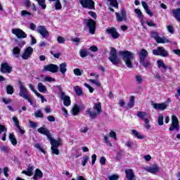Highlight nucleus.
Segmentation results:
<instances>
[{"label": "nucleus", "instance_id": "nucleus-1", "mask_svg": "<svg viewBox=\"0 0 180 180\" xmlns=\"http://www.w3.org/2000/svg\"><path fill=\"white\" fill-rule=\"evenodd\" d=\"M119 56L122 58L124 63L128 68H133V60H134V53L127 51H120L119 52Z\"/></svg>", "mask_w": 180, "mask_h": 180}, {"label": "nucleus", "instance_id": "nucleus-2", "mask_svg": "<svg viewBox=\"0 0 180 180\" xmlns=\"http://www.w3.org/2000/svg\"><path fill=\"white\" fill-rule=\"evenodd\" d=\"M139 63L143 68H150L151 67V60L148 57V51L145 49H141L139 53Z\"/></svg>", "mask_w": 180, "mask_h": 180}, {"label": "nucleus", "instance_id": "nucleus-3", "mask_svg": "<svg viewBox=\"0 0 180 180\" xmlns=\"http://www.w3.org/2000/svg\"><path fill=\"white\" fill-rule=\"evenodd\" d=\"M93 109L96 112H91L89 109L86 110V115H89L92 120L96 119L98 115L102 113V103L101 102L95 103Z\"/></svg>", "mask_w": 180, "mask_h": 180}, {"label": "nucleus", "instance_id": "nucleus-4", "mask_svg": "<svg viewBox=\"0 0 180 180\" xmlns=\"http://www.w3.org/2000/svg\"><path fill=\"white\" fill-rule=\"evenodd\" d=\"M18 85L20 88L19 96L23 98L26 101H28L29 103L33 106V101L30 99V96L27 94V89L25 87V85H23L20 81L18 82Z\"/></svg>", "mask_w": 180, "mask_h": 180}, {"label": "nucleus", "instance_id": "nucleus-5", "mask_svg": "<svg viewBox=\"0 0 180 180\" xmlns=\"http://www.w3.org/2000/svg\"><path fill=\"white\" fill-rule=\"evenodd\" d=\"M108 60L113 65L118 66L120 64V58L117 56V51L114 47H111Z\"/></svg>", "mask_w": 180, "mask_h": 180}, {"label": "nucleus", "instance_id": "nucleus-6", "mask_svg": "<svg viewBox=\"0 0 180 180\" xmlns=\"http://www.w3.org/2000/svg\"><path fill=\"white\" fill-rule=\"evenodd\" d=\"M84 23L85 25V29H88L91 34H95V31L96 30V22L90 18L85 19Z\"/></svg>", "mask_w": 180, "mask_h": 180}, {"label": "nucleus", "instance_id": "nucleus-7", "mask_svg": "<svg viewBox=\"0 0 180 180\" xmlns=\"http://www.w3.org/2000/svg\"><path fill=\"white\" fill-rule=\"evenodd\" d=\"M79 2L82 8L95 11V1L94 0H79Z\"/></svg>", "mask_w": 180, "mask_h": 180}, {"label": "nucleus", "instance_id": "nucleus-8", "mask_svg": "<svg viewBox=\"0 0 180 180\" xmlns=\"http://www.w3.org/2000/svg\"><path fill=\"white\" fill-rule=\"evenodd\" d=\"M59 96L61 101H63V105L65 106H67V107L71 106V98H70L69 96H67L65 94V92L61 90V87H60L59 89Z\"/></svg>", "mask_w": 180, "mask_h": 180}, {"label": "nucleus", "instance_id": "nucleus-9", "mask_svg": "<svg viewBox=\"0 0 180 180\" xmlns=\"http://www.w3.org/2000/svg\"><path fill=\"white\" fill-rule=\"evenodd\" d=\"M169 131H174V130H176V131H179V121H178V117L175 115L172 116V124L169 128Z\"/></svg>", "mask_w": 180, "mask_h": 180}, {"label": "nucleus", "instance_id": "nucleus-10", "mask_svg": "<svg viewBox=\"0 0 180 180\" xmlns=\"http://www.w3.org/2000/svg\"><path fill=\"white\" fill-rule=\"evenodd\" d=\"M58 65L54 64H49L44 66L42 69V72H46V71H49V72H52L53 74H56L58 72Z\"/></svg>", "mask_w": 180, "mask_h": 180}, {"label": "nucleus", "instance_id": "nucleus-11", "mask_svg": "<svg viewBox=\"0 0 180 180\" xmlns=\"http://www.w3.org/2000/svg\"><path fill=\"white\" fill-rule=\"evenodd\" d=\"M36 32L41 34L44 39H47L50 36V32L46 28V26L39 25L37 27Z\"/></svg>", "mask_w": 180, "mask_h": 180}, {"label": "nucleus", "instance_id": "nucleus-12", "mask_svg": "<svg viewBox=\"0 0 180 180\" xmlns=\"http://www.w3.org/2000/svg\"><path fill=\"white\" fill-rule=\"evenodd\" d=\"M11 33L15 34L18 39H26V37H27L26 32L19 28L13 29Z\"/></svg>", "mask_w": 180, "mask_h": 180}, {"label": "nucleus", "instance_id": "nucleus-13", "mask_svg": "<svg viewBox=\"0 0 180 180\" xmlns=\"http://www.w3.org/2000/svg\"><path fill=\"white\" fill-rule=\"evenodd\" d=\"M154 56H161L162 57H168V52L162 46L158 47L157 49L153 51Z\"/></svg>", "mask_w": 180, "mask_h": 180}, {"label": "nucleus", "instance_id": "nucleus-14", "mask_svg": "<svg viewBox=\"0 0 180 180\" xmlns=\"http://www.w3.org/2000/svg\"><path fill=\"white\" fill-rule=\"evenodd\" d=\"M32 54H33V48H32V46H29L25 49L21 57H22V60H29V58H30V57H32Z\"/></svg>", "mask_w": 180, "mask_h": 180}, {"label": "nucleus", "instance_id": "nucleus-15", "mask_svg": "<svg viewBox=\"0 0 180 180\" xmlns=\"http://www.w3.org/2000/svg\"><path fill=\"white\" fill-rule=\"evenodd\" d=\"M106 33L111 36L112 39H119V37H120V34L118 33V32L116 30V28L115 27H110V29H107Z\"/></svg>", "mask_w": 180, "mask_h": 180}, {"label": "nucleus", "instance_id": "nucleus-16", "mask_svg": "<svg viewBox=\"0 0 180 180\" xmlns=\"http://www.w3.org/2000/svg\"><path fill=\"white\" fill-rule=\"evenodd\" d=\"M1 71L4 74H11L12 72V66H9V64L7 63H4L1 65Z\"/></svg>", "mask_w": 180, "mask_h": 180}, {"label": "nucleus", "instance_id": "nucleus-17", "mask_svg": "<svg viewBox=\"0 0 180 180\" xmlns=\"http://www.w3.org/2000/svg\"><path fill=\"white\" fill-rule=\"evenodd\" d=\"M122 16L118 13H115V16L117 18V22H123L127 19V15L126 14V10L122 8L121 10Z\"/></svg>", "mask_w": 180, "mask_h": 180}, {"label": "nucleus", "instance_id": "nucleus-18", "mask_svg": "<svg viewBox=\"0 0 180 180\" xmlns=\"http://www.w3.org/2000/svg\"><path fill=\"white\" fill-rule=\"evenodd\" d=\"M146 170L148 171V172H150V174H158V172H160V168L157 165H154L151 167H148L146 168Z\"/></svg>", "mask_w": 180, "mask_h": 180}, {"label": "nucleus", "instance_id": "nucleus-19", "mask_svg": "<svg viewBox=\"0 0 180 180\" xmlns=\"http://www.w3.org/2000/svg\"><path fill=\"white\" fill-rule=\"evenodd\" d=\"M126 177L127 180H136V176L134 175V172L133 169H128L125 170Z\"/></svg>", "mask_w": 180, "mask_h": 180}, {"label": "nucleus", "instance_id": "nucleus-20", "mask_svg": "<svg viewBox=\"0 0 180 180\" xmlns=\"http://www.w3.org/2000/svg\"><path fill=\"white\" fill-rule=\"evenodd\" d=\"M153 106L154 109H156V110H165V109H167V107L168 105H167V103H153Z\"/></svg>", "mask_w": 180, "mask_h": 180}, {"label": "nucleus", "instance_id": "nucleus-21", "mask_svg": "<svg viewBox=\"0 0 180 180\" xmlns=\"http://www.w3.org/2000/svg\"><path fill=\"white\" fill-rule=\"evenodd\" d=\"M157 65L160 70L162 68L164 70H162V72H165V71H167V65H165L163 60L160 59L157 60Z\"/></svg>", "mask_w": 180, "mask_h": 180}, {"label": "nucleus", "instance_id": "nucleus-22", "mask_svg": "<svg viewBox=\"0 0 180 180\" xmlns=\"http://www.w3.org/2000/svg\"><path fill=\"white\" fill-rule=\"evenodd\" d=\"M137 116L138 117L141 119V120H143V122H146V119H148V117H151L150 115L147 114V112H141V111L138 112Z\"/></svg>", "mask_w": 180, "mask_h": 180}, {"label": "nucleus", "instance_id": "nucleus-23", "mask_svg": "<svg viewBox=\"0 0 180 180\" xmlns=\"http://www.w3.org/2000/svg\"><path fill=\"white\" fill-rule=\"evenodd\" d=\"M41 178H43V172L39 169H37L35 170V174L33 176V179L39 180V179H41Z\"/></svg>", "mask_w": 180, "mask_h": 180}, {"label": "nucleus", "instance_id": "nucleus-24", "mask_svg": "<svg viewBox=\"0 0 180 180\" xmlns=\"http://www.w3.org/2000/svg\"><path fill=\"white\" fill-rule=\"evenodd\" d=\"M173 16L180 22V8H176L172 10Z\"/></svg>", "mask_w": 180, "mask_h": 180}, {"label": "nucleus", "instance_id": "nucleus-25", "mask_svg": "<svg viewBox=\"0 0 180 180\" xmlns=\"http://www.w3.org/2000/svg\"><path fill=\"white\" fill-rule=\"evenodd\" d=\"M131 134L132 136H134L136 139H139V140H143L144 139V136H143L140 132L137 131L136 129L131 130Z\"/></svg>", "mask_w": 180, "mask_h": 180}, {"label": "nucleus", "instance_id": "nucleus-26", "mask_svg": "<svg viewBox=\"0 0 180 180\" xmlns=\"http://www.w3.org/2000/svg\"><path fill=\"white\" fill-rule=\"evenodd\" d=\"M22 174H25L27 176H32V175H33V166L29 165L27 169V171L26 170L22 171Z\"/></svg>", "mask_w": 180, "mask_h": 180}, {"label": "nucleus", "instance_id": "nucleus-27", "mask_svg": "<svg viewBox=\"0 0 180 180\" xmlns=\"http://www.w3.org/2000/svg\"><path fill=\"white\" fill-rule=\"evenodd\" d=\"M58 68H59L61 74L63 75H64L65 74V72H67V63H63L60 64Z\"/></svg>", "mask_w": 180, "mask_h": 180}, {"label": "nucleus", "instance_id": "nucleus-28", "mask_svg": "<svg viewBox=\"0 0 180 180\" xmlns=\"http://www.w3.org/2000/svg\"><path fill=\"white\" fill-rule=\"evenodd\" d=\"M79 112H81V109L79 108V106L75 104L74 107L72 108V115H73V116H77V115H78Z\"/></svg>", "mask_w": 180, "mask_h": 180}, {"label": "nucleus", "instance_id": "nucleus-29", "mask_svg": "<svg viewBox=\"0 0 180 180\" xmlns=\"http://www.w3.org/2000/svg\"><path fill=\"white\" fill-rule=\"evenodd\" d=\"M37 89L39 92H47V87L46 86H44V84H43V83L39 82L38 84V86H37Z\"/></svg>", "mask_w": 180, "mask_h": 180}, {"label": "nucleus", "instance_id": "nucleus-30", "mask_svg": "<svg viewBox=\"0 0 180 180\" xmlns=\"http://www.w3.org/2000/svg\"><path fill=\"white\" fill-rule=\"evenodd\" d=\"M156 42L158 44H164L165 43H171V41L164 37H159Z\"/></svg>", "mask_w": 180, "mask_h": 180}, {"label": "nucleus", "instance_id": "nucleus-31", "mask_svg": "<svg viewBox=\"0 0 180 180\" xmlns=\"http://www.w3.org/2000/svg\"><path fill=\"white\" fill-rule=\"evenodd\" d=\"M8 139H9L11 144H13V146H16V144H18V140H16V137L15 136V134H10Z\"/></svg>", "mask_w": 180, "mask_h": 180}, {"label": "nucleus", "instance_id": "nucleus-32", "mask_svg": "<svg viewBox=\"0 0 180 180\" xmlns=\"http://www.w3.org/2000/svg\"><path fill=\"white\" fill-rule=\"evenodd\" d=\"M74 91L77 95V96H81V95H84V92L82 91V89L79 86H76L74 87Z\"/></svg>", "mask_w": 180, "mask_h": 180}, {"label": "nucleus", "instance_id": "nucleus-33", "mask_svg": "<svg viewBox=\"0 0 180 180\" xmlns=\"http://www.w3.org/2000/svg\"><path fill=\"white\" fill-rule=\"evenodd\" d=\"M51 147H60L61 146V139L56 140L53 139L51 142Z\"/></svg>", "mask_w": 180, "mask_h": 180}, {"label": "nucleus", "instance_id": "nucleus-34", "mask_svg": "<svg viewBox=\"0 0 180 180\" xmlns=\"http://www.w3.org/2000/svg\"><path fill=\"white\" fill-rule=\"evenodd\" d=\"M38 133H40L41 134H44V136H46L49 134L50 131L44 127H40L37 129Z\"/></svg>", "mask_w": 180, "mask_h": 180}, {"label": "nucleus", "instance_id": "nucleus-35", "mask_svg": "<svg viewBox=\"0 0 180 180\" xmlns=\"http://www.w3.org/2000/svg\"><path fill=\"white\" fill-rule=\"evenodd\" d=\"M13 54L16 58H18L19 55L20 54V49L19 46H15L13 49Z\"/></svg>", "mask_w": 180, "mask_h": 180}, {"label": "nucleus", "instance_id": "nucleus-36", "mask_svg": "<svg viewBox=\"0 0 180 180\" xmlns=\"http://www.w3.org/2000/svg\"><path fill=\"white\" fill-rule=\"evenodd\" d=\"M135 13L138 15V18L141 19V22L143 23V19H144V15H143V13H141V10L139 8L135 9Z\"/></svg>", "mask_w": 180, "mask_h": 180}, {"label": "nucleus", "instance_id": "nucleus-37", "mask_svg": "<svg viewBox=\"0 0 180 180\" xmlns=\"http://www.w3.org/2000/svg\"><path fill=\"white\" fill-rule=\"evenodd\" d=\"M6 91L8 95H13V92H15V89H13V86L8 85L6 87Z\"/></svg>", "mask_w": 180, "mask_h": 180}, {"label": "nucleus", "instance_id": "nucleus-38", "mask_svg": "<svg viewBox=\"0 0 180 180\" xmlns=\"http://www.w3.org/2000/svg\"><path fill=\"white\" fill-rule=\"evenodd\" d=\"M136 98V97H134V96H131L129 98V101L127 103V106L129 108V109H131V108H133L134 106V99Z\"/></svg>", "mask_w": 180, "mask_h": 180}, {"label": "nucleus", "instance_id": "nucleus-39", "mask_svg": "<svg viewBox=\"0 0 180 180\" xmlns=\"http://www.w3.org/2000/svg\"><path fill=\"white\" fill-rule=\"evenodd\" d=\"M108 2H110V5L113 6V8L119 9V3H117V0H108Z\"/></svg>", "mask_w": 180, "mask_h": 180}, {"label": "nucleus", "instance_id": "nucleus-40", "mask_svg": "<svg viewBox=\"0 0 180 180\" xmlns=\"http://www.w3.org/2000/svg\"><path fill=\"white\" fill-rule=\"evenodd\" d=\"M20 15H21L22 18H29V17L32 16V13H30L26 10H22L21 11Z\"/></svg>", "mask_w": 180, "mask_h": 180}, {"label": "nucleus", "instance_id": "nucleus-41", "mask_svg": "<svg viewBox=\"0 0 180 180\" xmlns=\"http://www.w3.org/2000/svg\"><path fill=\"white\" fill-rule=\"evenodd\" d=\"M34 117H39L40 119H43L44 117V114L41 112V110H38L37 111L34 112Z\"/></svg>", "mask_w": 180, "mask_h": 180}, {"label": "nucleus", "instance_id": "nucleus-42", "mask_svg": "<svg viewBox=\"0 0 180 180\" xmlns=\"http://www.w3.org/2000/svg\"><path fill=\"white\" fill-rule=\"evenodd\" d=\"M37 2H38V4L42 9H46L47 8V6L46 5V0H35Z\"/></svg>", "mask_w": 180, "mask_h": 180}, {"label": "nucleus", "instance_id": "nucleus-43", "mask_svg": "<svg viewBox=\"0 0 180 180\" xmlns=\"http://www.w3.org/2000/svg\"><path fill=\"white\" fill-rule=\"evenodd\" d=\"M82 72H84V70L79 68H75L73 70V73L75 74V75H77V77H81V75H82Z\"/></svg>", "mask_w": 180, "mask_h": 180}, {"label": "nucleus", "instance_id": "nucleus-44", "mask_svg": "<svg viewBox=\"0 0 180 180\" xmlns=\"http://www.w3.org/2000/svg\"><path fill=\"white\" fill-rule=\"evenodd\" d=\"M150 36L152 39H154L155 41L158 40V39L160 37V35H158V32L155 31H152L150 32Z\"/></svg>", "mask_w": 180, "mask_h": 180}, {"label": "nucleus", "instance_id": "nucleus-45", "mask_svg": "<svg viewBox=\"0 0 180 180\" xmlns=\"http://www.w3.org/2000/svg\"><path fill=\"white\" fill-rule=\"evenodd\" d=\"M54 6L56 11H60L61 8H63V6H61V3L60 2V0H56Z\"/></svg>", "mask_w": 180, "mask_h": 180}, {"label": "nucleus", "instance_id": "nucleus-46", "mask_svg": "<svg viewBox=\"0 0 180 180\" xmlns=\"http://www.w3.org/2000/svg\"><path fill=\"white\" fill-rule=\"evenodd\" d=\"M79 54L82 58H85V57H88V51H86V50L85 49L80 50Z\"/></svg>", "mask_w": 180, "mask_h": 180}, {"label": "nucleus", "instance_id": "nucleus-47", "mask_svg": "<svg viewBox=\"0 0 180 180\" xmlns=\"http://www.w3.org/2000/svg\"><path fill=\"white\" fill-rule=\"evenodd\" d=\"M158 123L159 126H162V124H164V116H162V115L158 117Z\"/></svg>", "mask_w": 180, "mask_h": 180}, {"label": "nucleus", "instance_id": "nucleus-48", "mask_svg": "<svg viewBox=\"0 0 180 180\" xmlns=\"http://www.w3.org/2000/svg\"><path fill=\"white\" fill-rule=\"evenodd\" d=\"M150 120H151V117H148L145 120L144 123H145V127L146 129H150L151 126L150 125Z\"/></svg>", "mask_w": 180, "mask_h": 180}, {"label": "nucleus", "instance_id": "nucleus-49", "mask_svg": "<svg viewBox=\"0 0 180 180\" xmlns=\"http://www.w3.org/2000/svg\"><path fill=\"white\" fill-rule=\"evenodd\" d=\"M34 147L37 150H40L41 153L46 154V150L43 149V147H41V146L39 143H36L35 145H34Z\"/></svg>", "mask_w": 180, "mask_h": 180}, {"label": "nucleus", "instance_id": "nucleus-50", "mask_svg": "<svg viewBox=\"0 0 180 180\" xmlns=\"http://www.w3.org/2000/svg\"><path fill=\"white\" fill-rule=\"evenodd\" d=\"M89 161V157L88 156L83 157V159L82 160V165L83 167H85V165H86Z\"/></svg>", "mask_w": 180, "mask_h": 180}, {"label": "nucleus", "instance_id": "nucleus-51", "mask_svg": "<svg viewBox=\"0 0 180 180\" xmlns=\"http://www.w3.org/2000/svg\"><path fill=\"white\" fill-rule=\"evenodd\" d=\"M51 150L53 154H56V155H58L60 154V150H58V147L51 146Z\"/></svg>", "mask_w": 180, "mask_h": 180}, {"label": "nucleus", "instance_id": "nucleus-52", "mask_svg": "<svg viewBox=\"0 0 180 180\" xmlns=\"http://www.w3.org/2000/svg\"><path fill=\"white\" fill-rule=\"evenodd\" d=\"M103 140H104L105 144H107V146H108L109 147L112 146V143H110V141H109V138L108 137V136H104Z\"/></svg>", "mask_w": 180, "mask_h": 180}, {"label": "nucleus", "instance_id": "nucleus-53", "mask_svg": "<svg viewBox=\"0 0 180 180\" xmlns=\"http://www.w3.org/2000/svg\"><path fill=\"white\" fill-rule=\"evenodd\" d=\"M6 131H8V128H6L5 125L0 124V134L2 133H6Z\"/></svg>", "mask_w": 180, "mask_h": 180}, {"label": "nucleus", "instance_id": "nucleus-54", "mask_svg": "<svg viewBox=\"0 0 180 180\" xmlns=\"http://www.w3.org/2000/svg\"><path fill=\"white\" fill-rule=\"evenodd\" d=\"M125 146L128 147V148H133V147H134V143H133V141H128L125 142Z\"/></svg>", "mask_w": 180, "mask_h": 180}, {"label": "nucleus", "instance_id": "nucleus-55", "mask_svg": "<svg viewBox=\"0 0 180 180\" xmlns=\"http://www.w3.org/2000/svg\"><path fill=\"white\" fill-rule=\"evenodd\" d=\"M1 151H3L5 153V154L9 153V148L8 146H3L0 148Z\"/></svg>", "mask_w": 180, "mask_h": 180}, {"label": "nucleus", "instance_id": "nucleus-56", "mask_svg": "<svg viewBox=\"0 0 180 180\" xmlns=\"http://www.w3.org/2000/svg\"><path fill=\"white\" fill-rule=\"evenodd\" d=\"M109 180H119V174H112L108 176Z\"/></svg>", "mask_w": 180, "mask_h": 180}, {"label": "nucleus", "instance_id": "nucleus-57", "mask_svg": "<svg viewBox=\"0 0 180 180\" xmlns=\"http://www.w3.org/2000/svg\"><path fill=\"white\" fill-rule=\"evenodd\" d=\"M110 137L114 139V140H117V136L116 135V132L113 131H110L109 134Z\"/></svg>", "mask_w": 180, "mask_h": 180}, {"label": "nucleus", "instance_id": "nucleus-58", "mask_svg": "<svg viewBox=\"0 0 180 180\" xmlns=\"http://www.w3.org/2000/svg\"><path fill=\"white\" fill-rule=\"evenodd\" d=\"M23 4L25 8H30V6H32V1H30V0H25Z\"/></svg>", "mask_w": 180, "mask_h": 180}, {"label": "nucleus", "instance_id": "nucleus-59", "mask_svg": "<svg viewBox=\"0 0 180 180\" xmlns=\"http://www.w3.org/2000/svg\"><path fill=\"white\" fill-rule=\"evenodd\" d=\"M167 29L169 33H172V34H174L175 30H174V27H172V25H167Z\"/></svg>", "mask_w": 180, "mask_h": 180}, {"label": "nucleus", "instance_id": "nucleus-60", "mask_svg": "<svg viewBox=\"0 0 180 180\" xmlns=\"http://www.w3.org/2000/svg\"><path fill=\"white\" fill-rule=\"evenodd\" d=\"M146 25H148L149 27H155V26H157V25H155V23H154V21L153 20L146 21Z\"/></svg>", "mask_w": 180, "mask_h": 180}, {"label": "nucleus", "instance_id": "nucleus-61", "mask_svg": "<svg viewBox=\"0 0 180 180\" xmlns=\"http://www.w3.org/2000/svg\"><path fill=\"white\" fill-rule=\"evenodd\" d=\"M57 41H58V43H59V44H63L64 41H65V39H64V37L59 36L57 38Z\"/></svg>", "mask_w": 180, "mask_h": 180}, {"label": "nucleus", "instance_id": "nucleus-62", "mask_svg": "<svg viewBox=\"0 0 180 180\" xmlns=\"http://www.w3.org/2000/svg\"><path fill=\"white\" fill-rule=\"evenodd\" d=\"M17 128V133H19L21 135L25 134V130L22 129L20 127V125H18V127H16Z\"/></svg>", "mask_w": 180, "mask_h": 180}, {"label": "nucleus", "instance_id": "nucleus-63", "mask_svg": "<svg viewBox=\"0 0 180 180\" xmlns=\"http://www.w3.org/2000/svg\"><path fill=\"white\" fill-rule=\"evenodd\" d=\"M137 84H141L143 82V78L140 75L135 76Z\"/></svg>", "mask_w": 180, "mask_h": 180}, {"label": "nucleus", "instance_id": "nucleus-64", "mask_svg": "<svg viewBox=\"0 0 180 180\" xmlns=\"http://www.w3.org/2000/svg\"><path fill=\"white\" fill-rule=\"evenodd\" d=\"M88 13H89V16H91V18L93 19H96V18H98L96 13H95L94 11H89Z\"/></svg>", "mask_w": 180, "mask_h": 180}]
</instances>
